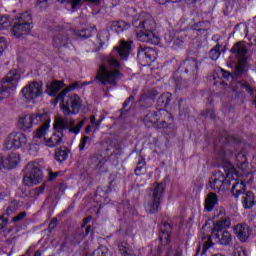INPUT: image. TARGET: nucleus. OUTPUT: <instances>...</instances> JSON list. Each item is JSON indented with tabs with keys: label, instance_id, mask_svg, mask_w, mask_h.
Wrapping results in <instances>:
<instances>
[{
	"label": "nucleus",
	"instance_id": "f257e3e1",
	"mask_svg": "<svg viewBox=\"0 0 256 256\" xmlns=\"http://www.w3.org/2000/svg\"><path fill=\"white\" fill-rule=\"evenodd\" d=\"M131 43L132 41H120L119 46L114 47V50L109 56L102 58L97 74L96 81L102 85H112L115 87L117 81L123 78V74L119 71L121 69V63L115 55H119L122 61H127L129 55H131Z\"/></svg>",
	"mask_w": 256,
	"mask_h": 256
},
{
	"label": "nucleus",
	"instance_id": "f03ea898",
	"mask_svg": "<svg viewBox=\"0 0 256 256\" xmlns=\"http://www.w3.org/2000/svg\"><path fill=\"white\" fill-rule=\"evenodd\" d=\"M214 217H217L219 220L214 224L212 235L208 237V241L204 244L205 249H210L213 245L211 239L218 245H223L224 247L231 245V242L233 241L231 232L227 231V229L231 227V218L225 216V209H220L219 211L216 210Z\"/></svg>",
	"mask_w": 256,
	"mask_h": 256
},
{
	"label": "nucleus",
	"instance_id": "7ed1b4c3",
	"mask_svg": "<svg viewBox=\"0 0 256 256\" xmlns=\"http://www.w3.org/2000/svg\"><path fill=\"white\" fill-rule=\"evenodd\" d=\"M132 25L136 29H142L137 34L139 41H142V43H151V45H159V36L153 33L157 29V22H155L151 14L142 12L137 18L133 19Z\"/></svg>",
	"mask_w": 256,
	"mask_h": 256
},
{
	"label": "nucleus",
	"instance_id": "20e7f679",
	"mask_svg": "<svg viewBox=\"0 0 256 256\" xmlns=\"http://www.w3.org/2000/svg\"><path fill=\"white\" fill-rule=\"evenodd\" d=\"M85 125V120L80 121L75 126V121L73 119L61 118L57 117L54 122L55 132L52 134L50 138L46 140V145L48 147H57V145H61L63 142V129H68L69 133H74V135H78L81 132V128Z\"/></svg>",
	"mask_w": 256,
	"mask_h": 256
},
{
	"label": "nucleus",
	"instance_id": "39448f33",
	"mask_svg": "<svg viewBox=\"0 0 256 256\" xmlns=\"http://www.w3.org/2000/svg\"><path fill=\"white\" fill-rule=\"evenodd\" d=\"M61 102V109L64 115H75L79 113V109H81V98L79 95L75 93L71 94H63V91L54 98L52 103L56 105V103Z\"/></svg>",
	"mask_w": 256,
	"mask_h": 256
},
{
	"label": "nucleus",
	"instance_id": "423d86ee",
	"mask_svg": "<svg viewBox=\"0 0 256 256\" xmlns=\"http://www.w3.org/2000/svg\"><path fill=\"white\" fill-rule=\"evenodd\" d=\"M165 185L163 183L153 184L148 192V201L145 202V210L147 213H157L161 207V201H163V195H165Z\"/></svg>",
	"mask_w": 256,
	"mask_h": 256
},
{
	"label": "nucleus",
	"instance_id": "0eeeda50",
	"mask_svg": "<svg viewBox=\"0 0 256 256\" xmlns=\"http://www.w3.org/2000/svg\"><path fill=\"white\" fill-rule=\"evenodd\" d=\"M32 17L29 12H24L17 16L14 20V25L11 28L12 34L17 39L29 35L33 26H31Z\"/></svg>",
	"mask_w": 256,
	"mask_h": 256
},
{
	"label": "nucleus",
	"instance_id": "6e6552de",
	"mask_svg": "<svg viewBox=\"0 0 256 256\" xmlns=\"http://www.w3.org/2000/svg\"><path fill=\"white\" fill-rule=\"evenodd\" d=\"M21 74L17 70H11L6 77L0 82V101L7 99L11 93L9 89H16L19 85Z\"/></svg>",
	"mask_w": 256,
	"mask_h": 256
},
{
	"label": "nucleus",
	"instance_id": "1a4fd4ad",
	"mask_svg": "<svg viewBox=\"0 0 256 256\" xmlns=\"http://www.w3.org/2000/svg\"><path fill=\"white\" fill-rule=\"evenodd\" d=\"M38 163H28L25 167V176L23 178V185L25 187H33L39 185L43 181V172L39 169Z\"/></svg>",
	"mask_w": 256,
	"mask_h": 256
},
{
	"label": "nucleus",
	"instance_id": "9d476101",
	"mask_svg": "<svg viewBox=\"0 0 256 256\" xmlns=\"http://www.w3.org/2000/svg\"><path fill=\"white\" fill-rule=\"evenodd\" d=\"M231 52L236 55L238 59V63L236 65L235 75H243V72L245 71V65L247 63V53H249V50L247 49V46H245V43L238 42L234 44V46L231 49Z\"/></svg>",
	"mask_w": 256,
	"mask_h": 256
},
{
	"label": "nucleus",
	"instance_id": "9b49d317",
	"mask_svg": "<svg viewBox=\"0 0 256 256\" xmlns=\"http://www.w3.org/2000/svg\"><path fill=\"white\" fill-rule=\"evenodd\" d=\"M231 173L223 174L221 172H216L209 181V187L212 191L219 193L221 191H227L231 185Z\"/></svg>",
	"mask_w": 256,
	"mask_h": 256
},
{
	"label": "nucleus",
	"instance_id": "f8f14e48",
	"mask_svg": "<svg viewBox=\"0 0 256 256\" xmlns=\"http://www.w3.org/2000/svg\"><path fill=\"white\" fill-rule=\"evenodd\" d=\"M29 115L32 125H39V123H44L36 130L34 137L36 139H41V137H45L47 129H49V123H51V119H49V113L42 112Z\"/></svg>",
	"mask_w": 256,
	"mask_h": 256
},
{
	"label": "nucleus",
	"instance_id": "ddd939ff",
	"mask_svg": "<svg viewBox=\"0 0 256 256\" xmlns=\"http://www.w3.org/2000/svg\"><path fill=\"white\" fill-rule=\"evenodd\" d=\"M21 93L26 103H31L43 95V82H30L22 89Z\"/></svg>",
	"mask_w": 256,
	"mask_h": 256
},
{
	"label": "nucleus",
	"instance_id": "4468645a",
	"mask_svg": "<svg viewBox=\"0 0 256 256\" xmlns=\"http://www.w3.org/2000/svg\"><path fill=\"white\" fill-rule=\"evenodd\" d=\"M24 145H27V136L17 132H12L4 143L6 149H19Z\"/></svg>",
	"mask_w": 256,
	"mask_h": 256
},
{
	"label": "nucleus",
	"instance_id": "2eb2a0df",
	"mask_svg": "<svg viewBox=\"0 0 256 256\" xmlns=\"http://www.w3.org/2000/svg\"><path fill=\"white\" fill-rule=\"evenodd\" d=\"M138 59L145 65H151L157 59V52L151 47L141 45L138 48Z\"/></svg>",
	"mask_w": 256,
	"mask_h": 256
},
{
	"label": "nucleus",
	"instance_id": "dca6fc26",
	"mask_svg": "<svg viewBox=\"0 0 256 256\" xmlns=\"http://www.w3.org/2000/svg\"><path fill=\"white\" fill-rule=\"evenodd\" d=\"M181 69H184L185 73L187 75H190V77H193V79H197V73L199 71V63H197V60L193 58H189L185 60L181 65Z\"/></svg>",
	"mask_w": 256,
	"mask_h": 256
},
{
	"label": "nucleus",
	"instance_id": "f3484780",
	"mask_svg": "<svg viewBox=\"0 0 256 256\" xmlns=\"http://www.w3.org/2000/svg\"><path fill=\"white\" fill-rule=\"evenodd\" d=\"M163 113L167 111L159 109L157 112H148L143 119L144 125L148 128L155 127L161 121Z\"/></svg>",
	"mask_w": 256,
	"mask_h": 256
},
{
	"label": "nucleus",
	"instance_id": "a211bd4d",
	"mask_svg": "<svg viewBox=\"0 0 256 256\" xmlns=\"http://www.w3.org/2000/svg\"><path fill=\"white\" fill-rule=\"evenodd\" d=\"M234 233L241 243H245L251 235V228L247 224H237L234 227Z\"/></svg>",
	"mask_w": 256,
	"mask_h": 256
},
{
	"label": "nucleus",
	"instance_id": "6ab92c4d",
	"mask_svg": "<svg viewBox=\"0 0 256 256\" xmlns=\"http://www.w3.org/2000/svg\"><path fill=\"white\" fill-rule=\"evenodd\" d=\"M173 228L171 227V224L167 222H163L160 225V233H159V240L162 245H167L168 243H171V231Z\"/></svg>",
	"mask_w": 256,
	"mask_h": 256
},
{
	"label": "nucleus",
	"instance_id": "aec40b11",
	"mask_svg": "<svg viewBox=\"0 0 256 256\" xmlns=\"http://www.w3.org/2000/svg\"><path fill=\"white\" fill-rule=\"evenodd\" d=\"M219 75L222 76V78L219 77ZM233 79V74L230 73L229 71H225L223 69L218 70V72H216L213 76V85L217 86V85H227V83H225V81H231Z\"/></svg>",
	"mask_w": 256,
	"mask_h": 256
},
{
	"label": "nucleus",
	"instance_id": "412c9836",
	"mask_svg": "<svg viewBox=\"0 0 256 256\" xmlns=\"http://www.w3.org/2000/svg\"><path fill=\"white\" fill-rule=\"evenodd\" d=\"M52 45L56 49H61V47H69L71 45V40L67 34L59 33L53 37Z\"/></svg>",
	"mask_w": 256,
	"mask_h": 256
},
{
	"label": "nucleus",
	"instance_id": "4be33fe9",
	"mask_svg": "<svg viewBox=\"0 0 256 256\" xmlns=\"http://www.w3.org/2000/svg\"><path fill=\"white\" fill-rule=\"evenodd\" d=\"M108 27L111 31H114V33H123V31L130 29L131 25L123 20H118L109 22Z\"/></svg>",
	"mask_w": 256,
	"mask_h": 256
},
{
	"label": "nucleus",
	"instance_id": "5701e85b",
	"mask_svg": "<svg viewBox=\"0 0 256 256\" xmlns=\"http://www.w3.org/2000/svg\"><path fill=\"white\" fill-rule=\"evenodd\" d=\"M20 156L17 153L10 154L4 159V169H15L19 165Z\"/></svg>",
	"mask_w": 256,
	"mask_h": 256
},
{
	"label": "nucleus",
	"instance_id": "b1692460",
	"mask_svg": "<svg viewBox=\"0 0 256 256\" xmlns=\"http://www.w3.org/2000/svg\"><path fill=\"white\" fill-rule=\"evenodd\" d=\"M219 203V197L217 194L210 192L205 200V211H213L215 205Z\"/></svg>",
	"mask_w": 256,
	"mask_h": 256
},
{
	"label": "nucleus",
	"instance_id": "393cba45",
	"mask_svg": "<svg viewBox=\"0 0 256 256\" xmlns=\"http://www.w3.org/2000/svg\"><path fill=\"white\" fill-rule=\"evenodd\" d=\"M18 127L22 129V131H30L31 127H33L31 116L29 114L20 116L18 120Z\"/></svg>",
	"mask_w": 256,
	"mask_h": 256
},
{
	"label": "nucleus",
	"instance_id": "a878e982",
	"mask_svg": "<svg viewBox=\"0 0 256 256\" xmlns=\"http://www.w3.org/2000/svg\"><path fill=\"white\" fill-rule=\"evenodd\" d=\"M54 157L55 160L58 161V163H63V161H67L69 157V148H67V146L57 148L55 150Z\"/></svg>",
	"mask_w": 256,
	"mask_h": 256
},
{
	"label": "nucleus",
	"instance_id": "bb28decb",
	"mask_svg": "<svg viewBox=\"0 0 256 256\" xmlns=\"http://www.w3.org/2000/svg\"><path fill=\"white\" fill-rule=\"evenodd\" d=\"M61 89H63V81L54 80L47 85V91L51 97H55Z\"/></svg>",
	"mask_w": 256,
	"mask_h": 256
},
{
	"label": "nucleus",
	"instance_id": "cd10ccee",
	"mask_svg": "<svg viewBox=\"0 0 256 256\" xmlns=\"http://www.w3.org/2000/svg\"><path fill=\"white\" fill-rule=\"evenodd\" d=\"M171 97L172 95L169 92L161 94L157 99V107H161L163 108L162 111H165L164 109L169 107V103H171Z\"/></svg>",
	"mask_w": 256,
	"mask_h": 256
},
{
	"label": "nucleus",
	"instance_id": "c85d7f7f",
	"mask_svg": "<svg viewBox=\"0 0 256 256\" xmlns=\"http://www.w3.org/2000/svg\"><path fill=\"white\" fill-rule=\"evenodd\" d=\"M242 203L244 209H251V207L255 205V194H253L251 191L245 193L242 198Z\"/></svg>",
	"mask_w": 256,
	"mask_h": 256
},
{
	"label": "nucleus",
	"instance_id": "c756f323",
	"mask_svg": "<svg viewBox=\"0 0 256 256\" xmlns=\"http://www.w3.org/2000/svg\"><path fill=\"white\" fill-rule=\"evenodd\" d=\"M245 189H246V186H245V182L241 181H237L235 182L233 185H232V194L237 197L239 195H242L245 193Z\"/></svg>",
	"mask_w": 256,
	"mask_h": 256
},
{
	"label": "nucleus",
	"instance_id": "7c9ffc66",
	"mask_svg": "<svg viewBox=\"0 0 256 256\" xmlns=\"http://www.w3.org/2000/svg\"><path fill=\"white\" fill-rule=\"evenodd\" d=\"M135 101V96L130 95L127 100L123 103V108L120 113L119 119H125V113H129V110L131 109V105Z\"/></svg>",
	"mask_w": 256,
	"mask_h": 256
},
{
	"label": "nucleus",
	"instance_id": "2f4dec72",
	"mask_svg": "<svg viewBox=\"0 0 256 256\" xmlns=\"http://www.w3.org/2000/svg\"><path fill=\"white\" fill-rule=\"evenodd\" d=\"M145 165H147V162L145 161V158L140 156L138 158V162H137V165H136V169H135V175H145L146 173V168H145Z\"/></svg>",
	"mask_w": 256,
	"mask_h": 256
},
{
	"label": "nucleus",
	"instance_id": "473e14b6",
	"mask_svg": "<svg viewBox=\"0 0 256 256\" xmlns=\"http://www.w3.org/2000/svg\"><path fill=\"white\" fill-rule=\"evenodd\" d=\"M11 27V20L7 16H1L0 15V33H3V31H7Z\"/></svg>",
	"mask_w": 256,
	"mask_h": 256
},
{
	"label": "nucleus",
	"instance_id": "72a5a7b5",
	"mask_svg": "<svg viewBox=\"0 0 256 256\" xmlns=\"http://www.w3.org/2000/svg\"><path fill=\"white\" fill-rule=\"evenodd\" d=\"M221 45L217 44L214 48L210 50L209 57L212 61H217L221 55Z\"/></svg>",
	"mask_w": 256,
	"mask_h": 256
},
{
	"label": "nucleus",
	"instance_id": "f704fd0d",
	"mask_svg": "<svg viewBox=\"0 0 256 256\" xmlns=\"http://www.w3.org/2000/svg\"><path fill=\"white\" fill-rule=\"evenodd\" d=\"M18 209H19V202H17V200H13L3 215H6V217L9 219V215H11V213H15V211H17Z\"/></svg>",
	"mask_w": 256,
	"mask_h": 256
},
{
	"label": "nucleus",
	"instance_id": "c9c22d12",
	"mask_svg": "<svg viewBox=\"0 0 256 256\" xmlns=\"http://www.w3.org/2000/svg\"><path fill=\"white\" fill-rule=\"evenodd\" d=\"M58 3H65V1H68V3H71L72 9L75 11V9H79L83 5V0H57Z\"/></svg>",
	"mask_w": 256,
	"mask_h": 256
},
{
	"label": "nucleus",
	"instance_id": "e433bc0d",
	"mask_svg": "<svg viewBox=\"0 0 256 256\" xmlns=\"http://www.w3.org/2000/svg\"><path fill=\"white\" fill-rule=\"evenodd\" d=\"M49 1L50 0H37L35 7L38 9V11H43L49 7Z\"/></svg>",
	"mask_w": 256,
	"mask_h": 256
},
{
	"label": "nucleus",
	"instance_id": "4c0bfd02",
	"mask_svg": "<svg viewBox=\"0 0 256 256\" xmlns=\"http://www.w3.org/2000/svg\"><path fill=\"white\" fill-rule=\"evenodd\" d=\"M79 87H83V84H79V82H74L64 90H62V95H67L70 91H75V89H79Z\"/></svg>",
	"mask_w": 256,
	"mask_h": 256
},
{
	"label": "nucleus",
	"instance_id": "58836bf2",
	"mask_svg": "<svg viewBox=\"0 0 256 256\" xmlns=\"http://www.w3.org/2000/svg\"><path fill=\"white\" fill-rule=\"evenodd\" d=\"M7 225H9V218L7 217V214L0 215V231L5 229Z\"/></svg>",
	"mask_w": 256,
	"mask_h": 256
},
{
	"label": "nucleus",
	"instance_id": "ea45409f",
	"mask_svg": "<svg viewBox=\"0 0 256 256\" xmlns=\"http://www.w3.org/2000/svg\"><path fill=\"white\" fill-rule=\"evenodd\" d=\"M108 255V251L105 247H99L98 249L94 250V252L92 253V256H107Z\"/></svg>",
	"mask_w": 256,
	"mask_h": 256
},
{
	"label": "nucleus",
	"instance_id": "a19ab883",
	"mask_svg": "<svg viewBox=\"0 0 256 256\" xmlns=\"http://www.w3.org/2000/svg\"><path fill=\"white\" fill-rule=\"evenodd\" d=\"M25 217H27V212H20L18 215H16L15 217L12 218V222L13 223H21V221H23V219H25Z\"/></svg>",
	"mask_w": 256,
	"mask_h": 256
},
{
	"label": "nucleus",
	"instance_id": "79ce46f5",
	"mask_svg": "<svg viewBox=\"0 0 256 256\" xmlns=\"http://www.w3.org/2000/svg\"><path fill=\"white\" fill-rule=\"evenodd\" d=\"M77 35L83 39H88V37H91V31L89 29L80 30Z\"/></svg>",
	"mask_w": 256,
	"mask_h": 256
},
{
	"label": "nucleus",
	"instance_id": "37998d69",
	"mask_svg": "<svg viewBox=\"0 0 256 256\" xmlns=\"http://www.w3.org/2000/svg\"><path fill=\"white\" fill-rule=\"evenodd\" d=\"M7 49V42L4 37H0V56L3 55V51Z\"/></svg>",
	"mask_w": 256,
	"mask_h": 256
},
{
	"label": "nucleus",
	"instance_id": "c03bdc74",
	"mask_svg": "<svg viewBox=\"0 0 256 256\" xmlns=\"http://www.w3.org/2000/svg\"><path fill=\"white\" fill-rule=\"evenodd\" d=\"M157 129H165L166 127H171V124H167L165 120H162L161 122H156Z\"/></svg>",
	"mask_w": 256,
	"mask_h": 256
},
{
	"label": "nucleus",
	"instance_id": "a18cd8bd",
	"mask_svg": "<svg viewBox=\"0 0 256 256\" xmlns=\"http://www.w3.org/2000/svg\"><path fill=\"white\" fill-rule=\"evenodd\" d=\"M89 136H84L80 142L79 149L80 151H83L85 149V145H87V141H89Z\"/></svg>",
	"mask_w": 256,
	"mask_h": 256
},
{
	"label": "nucleus",
	"instance_id": "49530a36",
	"mask_svg": "<svg viewBox=\"0 0 256 256\" xmlns=\"http://www.w3.org/2000/svg\"><path fill=\"white\" fill-rule=\"evenodd\" d=\"M236 161H238V163H246L247 157H245V154H237Z\"/></svg>",
	"mask_w": 256,
	"mask_h": 256
},
{
	"label": "nucleus",
	"instance_id": "de8ad7c7",
	"mask_svg": "<svg viewBox=\"0 0 256 256\" xmlns=\"http://www.w3.org/2000/svg\"><path fill=\"white\" fill-rule=\"evenodd\" d=\"M61 172H53L52 170L49 171V181H54V179H57L59 177V174Z\"/></svg>",
	"mask_w": 256,
	"mask_h": 256
},
{
	"label": "nucleus",
	"instance_id": "09e8293b",
	"mask_svg": "<svg viewBox=\"0 0 256 256\" xmlns=\"http://www.w3.org/2000/svg\"><path fill=\"white\" fill-rule=\"evenodd\" d=\"M227 157V153L225 152V149H220V151L218 152V159H220L221 161H225Z\"/></svg>",
	"mask_w": 256,
	"mask_h": 256
},
{
	"label": "nucleus",
	"instance_id": "8fccbe9b",
	"mask_svg": "<svg viewBox=\"0 0 256 256\" xmlns=\"http://www.w3.org/2000/svg\"><path fill=\"white\" fill-rule=\"evenodd\" d=\"M55 227H57V218H53L49 225H48V229L49 231H51L52 229H55Z\"/></svg>",
	"mask_w": 256,
	"mask_h": 256
},
{
	"label": "nucleus",
	"instance_id": "3c124183",
	"mask_svg": "<svg viewBox=\"0 0 256 256\" xmlns=\"http://www.w3.org/2000/svg\"><path fill=\"white\" fill-rule=\"evenodd\" d=\"M90 233H91V226L89 225L86 227L85 234L82 235V239L87 237V235H89Z\"/></svg>",
	"mask_w": 256,
	"mask_h": 256
},
{
	"label": "nucleus",
	"instance_id": "603ef678",
	"mask_svg": "<svg viewBox=\"0 0 256 256\" xmlns=\"http://www.w3.org/2000/svg\"><path fill=\"white\" fill-rule=\"evenodd\" d=\"M207 117H209L210 119H215V112H213L212 110H208Z\"/></svg>",
	"mask_w": 256,
	"mask_h": 256
},
{
	"label": "nucleus",
	"instance_id": "864d4df0",
	"mask_svg": "<svg viewBox=\"0 0 256 256\" xmlns=\"http://www.w3.org/2000/svg\"><path fill=\"white\" fill-rule=\"evenodd\" d=\"M5 160L3 159V155L0 154V171L3 169V167L5 168Z\"/></svg>",
	"mask_w": 256,
	"mask_h": 256
},
{
	"label": "nucleus",
	"instance_id": "5fc2aeb1",
	"mask_svg": "<svg viewBox=\"0 0 256 256\" xmlns=\"http://www.w3.org/2000/svg\"><path fill=\"white\" fill-rule=\"evenodd\" d=\"M43 191H45V186H40V187L36 188V193H38V195L40 193H43Z\"/></svg>",
	"mask_w": 256,
	"mask_h": 256
},
{
	"label": "nucleus",
	"instance_id": "6e6d98bb",
	"mask_svg": "<svg viewBox=\"0 0 256 256\" xmlns=\"http://www.w3.org/2000/svg\"><path fill=\"white\" fill-rule=\"evenodd\" d=\"M244 88L246 89V91H248V93H253V90L251 89V86H249V84H244Z\"/></svg>",
	"mask_w": 256,
	"mask_h": 256
},
{
	"label": "nucleus",
	"instance_id": "4d7b16f0",
	"mask_svg": "<svg viewBox=\"0 0 256 256\" xmlns=\"http://www.w3.org/2000/svg\"><path fill=\"white\" fill-rule=\"evenodd\" d=\"M156 3H158L159 5H165V3H169V0H155Z\"/></svg>",
	"mask_w": 256,
	"mask_h": 256
},
{
	"label": "nucleus",
	"instance_id": "13d9d810",
	"mask_svg": "<svg viewBox=\"0 0 256 256\" xmlns=\"http://www.w3.org/2000/svg\"><path fill=\"white\" fill-rule=\"evenodd\" d=\"M58 189H59V191H61V193H63V192L65 191V189H66L65 184H60V185L58 186Z\"/></svg>",
	"mask_w": 256,
	"mask_h": 256
},
{
	"label": "nucleus",
	"instance_id": "bf43d9fd",
	"mask_svg": "<svg viewBox=\"0 0 256 256\" xmlns=\"http://www.w3.org/2000/svg\"><path fill=\"white\" fill-rule=\"evenodd\" d=\"M91 216H88L86 218H84L83 222H84V225H87V223H90L91 222Z\"/></svg>",
	"mask_w": 256,
	"mask_h": 256
},
{
	"label": "nucleus",
	"instance_id": "052dcab7",
	"mask_svg": "<svg viewBox=\"0 0 256 256\" xmlns=\"http://www.w3.org/2000/svg\"><path fill=\"white\" fill-rule=\"evenodd\" d=\"M85 1H87L88 3H99L101 0H83V3H85Z\"/></svg>",
	"mask_w": 256,
	"mask_h": 256
},
{
	"label": "nucleus",
	"instance_id": "680f3d73",
	"mask_svg": "<svg viewBox=\"0 0 256 256\" xmlns=\"http://www.w3.org/2000/svg\"><path fill=\"white\" fill-rule=\"evenodd\" d=\"M185 1H186V3H188V5H191V4L197 2V0H185Z\"/></svg>",
	"mask_w": 256,
	"mask_h": 256
},
{
	"label": "nucleus",
	"instance_id": "e2e57ef3",
	"mask_svg": "<svg viewBox=\"0 0 256 256\" xmlns=\"http://www.w3.org/2000/svg\"><path fill=\"white\" fill-rule=\"evenodd\" d=\"M181 0H168V3H179Z\"/></svg>",
	"mask_w": 256,
	"mask_h": 256
},
{
	"label": "nucleus",
	"instance_id": "0e129e2a",
	"mask_svg": "<svg viewBox=\"0 0 256 256\" xmlns=\"http://www.w3.org/2000/svg\"><path fill=\"white\" fill-rule=\"evenodd\" d=\"M90 121L93 125H95V116H91Z\"/></svg>",
	"mask_w": 256,
	"mask_h": 256
},
{
	"label": "nucleus",
	"instance_id": "69168bd1",
	"mask_svg": "<svg viewBox=\"0 0 256 256\" xmlns=\"http://www.w3.org/2000/svg\"><path fill=\"white\" fill-rule=\"evenodd\" d=\"M85 131L86 133H91V126L86 127Z\"/></svg>",
	"mask_w": 256,
	"mask_h": 256
},
{
	"label": "nucleus",
	"instance_id": "338daca9",
	"mask_svg": "<svg viewBox=\"0 0 256 256\" xmlns=\"http://www.w3.org/2000/svg\"><path fill=\"white\" fill-rule=\"evenodd\" d=\"M175 256H181V253L176 252Z\"/></svg>",
	"mask_w": 256,
	"mask_h": 256
},
{
	"label": "nucleus",
	"instance_id": "774afa93",
	"mask_svg": "<svg viewBox=\"0 0 256 256\" xmlns=\"http://www.w3.org/2000/svg\"><path fill=\"white\" fill-rule=\"evenodd\" d=\"M125 256H135V255H133V254H126Z\"/></svg>",
	"mask_w": 256,
	"mask_h": 256
}]
</instances>
